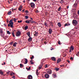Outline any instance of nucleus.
Returning a JSON list of instances; mask_svg holds the SVG:
<instances>
[{
  "instance_id": "63",
  "label": "nucleus",
  "mask_w": 79,
  "mask_h": 79,
  "mask_svg": "<svg viewBox=\"0 0 79 79\" xmlns=\"http://www.w3.org/2000/svg\"><path fill=\"white\" fill-rule=\"evenodd\" d=\"M33 1H34V2H35L37 1V0H33Z\"/></svg>"
},
{
  "instance_id": "11",
  "label": "nucleus",
  "mask_w": 79,
  "mask_h": 79,
  "mask_svg": "<svg viewBox=\"0 0 79 79\" xmlns=\"http://www.w3.org/2000/svg\"><path fill=\"white\" fill-rule=\"evenodd\" d=\"M1 35L2 37H3V39L5 38V34L3 33H1Z\"/></svg>"
},
{
  "instance_id": "47",
  "label": "nucleus",
  "mask_w": 79,
  "mask_h": 79,
  "mask_svg": "<svg viewBox=\"0 0 79 79\" xmlns=\"http://www.w3.org/2000/svg\"><path fill=\"white\" fill-rule=\"evenodd\" d=\"M0 33L2 34L3 33V30H0Z\"/></svg>"
},
{
  "instance_id": "27",
  "label": "nucleus",
  "mask_w": 79,
  "mask_h": 79,
  "mask_svg": "<svg viewBox=\"0 0 79 79\" xmlns=\"http://www.w3.org/2000/svg\"><path fill=\"white\" fill-rule=\"evenodd\" d=\"M0 73L1 75H3V72H2V70H0Z\"/></svg>"
},
{
  "instance_id": "62",
  "label": "nucleus",
  "mask_w": 79,
  "mask_h": 79,
  "mask_svg": "<svg viewBox=\"0 0 79 79\" xmlns=\"http://www.w3.org/2000/svg\"><path fill=\"white\" fill-rule=\"evenodd\" d=\"M4 25L5 26V27H6V24H4Z\"/></svg>"
},
{
  "instance_id": "10",
  "label": "nucleus",
  "mask_w": 79,
  "mask_h": 79,
  "mask_svg": "<svg viewBox=\"0 0 79 79\" xmlns=\"http://www.w3.org/2000/svg\"><path fill=\"white\" fill-rule=\"evenodd\" d=\"M47 73H48V74H52V70H51V69L48 70Z\"/></svg>"
},
{
  "instance_id": "34",
  "label": "nucleus",
  "mask_w": 79,
  "mask_h": 79,
  "mask_svg": "<svg viewBox=\"0 0 79 79\" xmlns=\"http://www.w3.org/2000/svg\"><path fill=\"white\" fill-rule=\"evenodd\" d=\"M60 3H61V4H62V3H64V0H61L60 1Z\"/></svg>"
},
{
  "instance_id": "16",
  "label": "nucleus",
  "mask_w": 79,
  "mask_h": 79,
  "mask_svg": "<svg viewBox=\"0 0 79 79\" xmlns=\"http://www.w3.org/2000/svg\"><path fill=\"white\" fill-rule=\"evenodd\" d=\"M78 5L75 3V4H74V5H73V7H75V8H77V7Z\"/></svg>"
},
{
  "instance_id": "55",
  "label": "nucleus",
  "mask_w": 79,
  "mask_h": 79,
  "mask_svg": "<svg viewBox=\"0 0 79 79\" xmlns=\"http://www.w3.org/2000/svg\"><path fill=\"white\" fill-rule=\"evenodd\" d=\"M70 60H73V57H70Z\"/></svg>"
},
{
  "instance_id": "31",
  "label": "nucleus",
  "mask_w": 79,
  "mask_h": 79,
  "mask_svg": "<svg viewBox=\"0 0 79 79\" xmlns=\"http://www.w3.org/2000/svg\"><path fill=\"white\" fill-rule=\"evenodd\" d=\"M9 37V35H6V36H5L4 39H6V38H8Z\"/></svg>"
},
{
  "instance_id": "8",
  "label": "nucleus",
  "mask_w": 79,
  "mask_h": 79,
  "mask_svg": "<svg viewBox=\"0 0 79 79\" xmlns=\"http://www.w3.org/2000/svg\"><path fill=\"white\" fill-rule=\"evenodd\" d=\"M22 8H23V6L22 5H21L18 8V10L19 11H21L22 10Z\"/></svg>"
},
{
  "instance_id": "3",
  "label": "nucleus",
  "mask_w": 79,
  "mask_h": 79,
  "mask_svg": "<svg viewBox=\"0 0 79 79\" xmlns=\"http://www.w3.org/2000/svg\"><path fill=\"white\" fill-rule=\"evenodd\" d=\"M21 33L20 31H18L16 33V36L17 37H20V36H21Z\"/></svg>"
},
{
  "instance_id": "20",
  "label": "nucleus",
  "mask_w": 79,
  "mask_h": 79,
  "mask_svg": "<svg viewBox=\"0 0 79 79\" xmlns=\"http://www.w3.org/2000/svg\"><path fill=\"white\" fill-rule=\"evenodd\" d=\"M70 49H71L72 50H74V47L73 46H71L70 47Z\"/></svg>"
},
{
  "instance_id": "39",
  "label": "nucleus",
  "mask_w": 79,
  "mask_h": 79,
  "mask_svg": "<svg viewBox=\"0 0 79 79\" xmlns=\"http://www.w3.org/2000/svg\"><path fill=\"white\" fill-rule=\"evenodd\" d=\"M33 60H31L30 61V63H31V64H34V62H32Z\"/></svg>"
},
{
  "instance_id": "41",
  "label": "nucleus",
  "mask_w": 79,
  "mask_h": 79,
  "mask_svg": "<svg viewBox=\"0 0 79 79\" xmlns=\"http://www.w3.org/2000/svg\"><path fill=\"white\" fill-rule=\"evenodd\" d=\"M20 68H22V67H23V65L22 64H20Z\"/></svg>"
},
{
  "instance_id": "38",
  "label": "nucleus",
  "mask_w": 79,
  "mask_h": 79,
  "mask_svg": "<svg viewBox=\"0 0 79 79\" xmlns=\"http://www.w3.org/2000/svg\"><path fill=\"white\" fill-rule=\"evenodd\" d=\"M30 22H31V23L33 24L34 23V21L31 20H30Z\"/></svg>"
},
{
  "instance_id": "5",
  "label": "nucleus",
  "mask_w": 79,
  "mask_h": 79,
  "mask_svg": "<svg viewBox=\"0 0 79 79\" xmlns=\"http://www.w3.org/2000/svg\"><path fill=\"white\" fill-rule=\"evenodd\" d=\"M30 5H31V8H35V4H34V3L31 2L30 4Z\"/></svg>"
},
{
  "instance_id": "45",
  "label": "nucleus",
  "mask_w": 79,
  "mask_h": 79,
  "mask_svg": "<svg viewBox=\"0 0 79 79\" xmlns=\"http://www.w3.org/2000/svg\"><path fill=\"white\" fill-rule=\"evenodd\" d=\"M18 23H22V20H20V21H18Z\"/></svg>"
},
{
  "instance_id": "61",
  "label": "nucleus",
  "mask_w": 79,
  "mask_h": 79,
  "mask_svg": "<svg viewBox=\"0 0 79 79\" xmlns=\"http://www.w3.org/2000/svg\"><path fill=\"white\" fill-rule=\"evenodd\" d=\"M70 26V24L69 23H68L67 24V26Z\"/></svg>"
},
{
  "instance_id": "12",
  "label": "nucleus",
  "mask_w": 79,
  "mask_h": 79,
  "mask_svg": "<svg viewBox=\"0 0 79 79\" xmlns=\"http://www.w3.org/2000/svg\"><path fill=\"white\" fill-rule=\"evenodd\" d=\"M32 37H29V38L28 39V42H31V41H32Z\"/></svg>"
},
{
  "instance_id": "29",
  "label": "nucleus",
  "mask_w": 79,
  "mask_h": 79,
  "mask_svg": "<svg viewBox=\"0 0 79 79\" xmlns=\"http://www.w3.org/2000/svg\"><path fill=\"white\" fill-rule=\"evenodd\" d=\"M36 75L38 76V75L39 74V72H38V69H37L36 70Z\"/></svg>"
},
{
  "instance_id": "17",
  "label": "nucleus",
  "mask_w": 79,
  "mask_h": 79,
  "mask_svg": "<svg viewBox=\"0 0 79 79\" xmlns=\"http://www.w3.org/2000/svg\"><path fill=\"white\" fill-rule=\"evenodd\" d=\"M25 59V63H24V64H27V59L26 58H24Z\"/></svg>"
},
{
  "instance_id": "15",
  "label": "nucleus",
  "mask_w": 79,
  "mask_h": 79,
  "mask_svg": "<svg viewBox=\"0 0 79 79\" xmlns=\"http://www.w3.org/2000/svg\"><path fill=\"white\" fill-rule=\"evenodd\" d=\"M26 23H27V24H29V23H30L31 22H30V20H27L25 21Z\"/></svg>"
},
{
  "instance_id": "19",
  "label": "nucleus",
  "mask_w": 79,
  "mask_h": 79,
  "mask_svg": "<svg viewBox=\"0 0 79 79\" xmlns=\"http://www.w3.org/2000/svg\"><path fill=\"white\" fill-rule=\"evenodd\" d=\"M42 65H39V70H40V69H42Z\"/></svg>"
},
{
  "instance_id": "1",
  "label": "nucleus",
  "mask_w": 79,
  "mask_h": 79,
  "mask_svg": "<svg viewBox=\"0 0 79 79\" xmlns=\"http://www.w3.org/2000/svg\"><path fill=\"white\" fill-rule=\"evenodd\" d=\"M13 19H12L9 21V24H8V27H10L13 28Z\"/></svg>"
},
{
  "instance_id": "40",
  "label": "nucleus",
  "mask_w": 79,
  "mask_h": 79,
  "mask_svg": "<svg viewBox=\"0 0 79 79\" xmlns=\"http://www.w3.org/2000/svg\"><path fill=\"white\" fill-rule=\"evenodd\" d=\"M7 34H11V33L10 32V31H7Z\"/></svg>"
},
{
  "instance_id": "28",
  "label": "nucleus",
  "mask_w": 79,
  "mask_h": 79,
  "mask_svg": "<svg viewBox=\"0 0 79 79\" xmlns=\"http://www.w3.org/2000/svg\"><path fill=\"white\" fill-rule=\"evenodd\" d=\"M10 76H13V75H15V73H14L13 72H12L10 73Z\"/></svg>"
},
{
  "instance_id": "30",
  "label": "nucleus",
  "mask_w": 79,
  "mask_h": 79,
  "mask_svg": "<svg viewBox=\"0 0 79 79\" xmlns=\"http://www.w3.org/2000/svg\"><path fill=\"white\" fill-rule=\"evenodd\" d=\"M79 1H77V0H76V1L75 2V4H77V5H78V4H79Z\"/></svg>"
},
{
  "instance_id": "57",
  "label": "nucleus",
  "mask_w": 79,
  "mask_h": 79,
  "mask_svg": "<svg viewBox=\"0 0 79 79\" xmlns=\"http://www.w3.org/2000/svg\"><path fill=\"white\" fill-rule=\"evenodd\" d=\"M26 69H27V71L29 70V69H28V68H26Z\"/></svg>"
},
{
  "instance_id": "51",
  "label": "nucleus",
  "mask_w": 79,
  "mask_h": 79,
  "mask_svg": "<svg viewBox=\"0 0 79 79\" xmlns=\"http://www.w3.org/2000/svg\"><path fill=\"white\" fill-rule=\"evenodd\" d=\"M45 68H47V67H48V65H47V64H46L45 65Z\"/></svg>"
},
{
  "instance_id": "13",
  "label": "nucleus",
  "mask_w": 79,
  "mask_h": 79,
  "mask_svg": "<svg viewBox=\"0 0 79 79\" xmlns=\"http://www.w3.org/2000/svg\"><path fill=\"white\" fill-rule=\"evenodd\" d=\"M51 59L52 60H53V61H56V58H55V57H52L51 58Z\"/></svg>"
},
{
  "instance_id": "64",
  "label": "nucleus",
  "mask_w": 79,
  "mask_h": 79,
  "mask_svg": "<svg viewBox=\"0 0 79 79\" xmlns=\"http://www.w3.org/2000/svg\"><path fill=\"white\" fill-rule=\"evenodd\" d=\"M36 13H39V11H38V10H37L36 11Z\"/></svg>"
},
{
  "instance_id": "58",
  "label": "nucleus",
  "mask_w": 79,
  "mask_h": 79,
  "mask_svg": "<svg viewBox=\"0 0 79 79\" xmlns=\"http://www.w3.org/2000/svg\"><path fill=\"white\" fill-rule=\"evenodd\" d=\"M9 21V20H8V19H7V23H8V22Z\"/></svg>"
},
{
  "instance_id": "59",
  "label": "nucleus",
  "mask_w": 79,
  "mask_h": 79,
  "mask_svg": "<svg viewBox=\"0 0 79 79\" xmlns=\"http://www.w3.org/2000/svg\"><path fill=\"white\" fill-rule=\"evenodd\" d=\"M33 23H35V24H36V23H37V22H36L34 21H33Z\"/></svg>"
},
{
  "instance_id": "23",
  "label": "nucleus",
  "mask_w": 79,
  "mask_h": 79,
  "mask_svg": "<svg viewBox=\"0 0 79 79\" xmlns=\"http://www.w3.org/2000/svg\"><path fill=\"white\" fill-rule=\"evenodd\" d=\"M16 45H17V43L16 42L14 43L13 44V47H16Z\"/></svg>"
},
{
  "instance_id": "25",
  "label": "nucleus",
  "mask_w": 79,
  "mask_h": 79,
  "mask_svg": "<svg viewBox=\"0 0 79 79\" xmlns=\"http://www.w3.org/2000/svg\"><path fill=\"white\" fill-rule=\"evenodd\" d=\"M35 33L34 34V36H37V35H38V33L37 32H36V31H35Z\"/></svg>"
},
{
  "instance_id": "52",
  "label": "nucleus",
  "mask_w": 79,
  "mask_h": 79,
  "mask_svg": "<svg viewBox=\"0 0 79 79\" xmlns=\"http://www.w3.org/2000/svg\"><path fill=\"white\" fill-rule=\"evenodd\" d=\"M64 26H68V24L67 23H65V25H64Z\"/></svg>"
},
{
  "instance_id": "43",
  "label": "nucleus",
  "mask_w": 79,
  "mask_h": 79,
  "mask_svg": "<svg viewBox=\"0 0 79 79\" xmlns=\"http://www.w3.org/2000/svg\"><path fill=\"white\" fill-rule=\"evenodd\" d=\"M63 57H65V56H66V54H63Z\"/></svg>"
},
{
  "instance_id": "53",
  "label": "nucleus",
  "mask_w": 79,
  "mask_h": 79,
  "mask_svg": "<svg viewBox=\"0 0 79 79\" xmlns=\"http://www.w3.org/2000/svg\"><path fill=\"white\" fill-rule=\"evenodd\" d=\"M25 13H29V12L27 10H26L25 11Z\"/></svg>"
},
{
  "instance_id": "4",
  "label": "nucleus",
  "mask_w": 79,
  "mask_h": 79,
  "mask_svg": "<svg viewBox=\"0 0 79 79\" xmlns=\"http://www.w3.org/2000/svg\"><path fill=\"white\" fill-rule=\"evenodd\" d=\"M73 18L74 19H75L76 20H78V16L76 14H74L73 15Z\"/></svg>"
},
{
  "instance_id": "18",
  "label": "nucleus",
  "mask_w": 79,
  "mask_h": 79,
  "mask_svg": "<svg viewBox=\"0 0 79 79\" xmlns=\"http://www.w3.org/2000/svg\"><path fill=\"white\" fill-rule=\"evenodd\" d=\"M12 36L13 37H15V34H14V31L13 30L12 31Z\"/></svg>"
},
{
  "instance_id": "42",
  "label": "nucleus",
  "mask_w": 79,
  "mask_h": 79,
  "mask_svg": "<svg viewBox=\"0 0 79 79\" xmlns=\"http://www.w3.org/2000/svg\"><path fill=\"white\" fill-rule=\"evenodd\" d=\"M33 58H34V56H32L31 58V60H32L33 59Z\"/></svg>"
},
{
  "instance_id": "60",
  "label": "nucleus",
  "mask_w": 79,
  "mask_h": 79,
  "mask_svg": "<svg viewBox=\"0 0 79 79\" xmlns=\"http://www.w3.org/2000/svg\"><path fill=\"white\" fill-rule=\"evenodd\" d=\"M9 73H10V71H9V72H7V73L8 74H9Z\"/></svg>"
},
{
  "instance_id": "6",
  "label": "nucleus",
  "mask_w": 79,
  "mask_h": 79,
  "mask_svg": "<svg viewBox=\"0 0 79 79\" xmlns=\"http://www.w3.org/2000/svg\"><path fill=\"white\" fill-rule=\"evenodd\" d=\"M48 32L49 34H52V30L51 28L49 29Z\"/></svg>"
},
{
  "instance_id": "22",
  "label": "nucleus",
  "mask_w": 79,
  "mask_h": 79,
  "mask_svg": "<svg viewBox=\"0 0 79 79\" xmlns=\"http://www.w3.org/2000/svg\"><path fill=\"white\" fill-rule=\"evenodd\" d=\"M58 26L59 27H60L61 26V23H58L57 24Z\"/></svg>"
},
{
  "instance_id": "21",
  "label": "nucleus",
  "mask_w": 79,
  "mask_h": 79,
  "mask_svg": "<svg viewBox=\"0 0 79 79\" xmlns=\"http://www.w3.org/2000/svg\"><path fill=\"white\" fill-rule=\"evenodd\" d=\"M27 35L28 36V37H30V31L28 32L27 33Z\"/></svg>"
},
{
  "instance_id": "50",
  "label": "nucleus",
  "mask_w": 79,
  "mask_h": 79,
  "mask_svg": "<svg viewBox=\"0 0 79 79\" xmlns=\"http://www.w3.org/2000/svg\"><path fill=\"white\" fill-rule=\"evenodd\" d=\"M55 69L56 70V71H58L59 70V68H56V69Z\"/></svg>"
},
{
  "instance_id": "54",
  "label": "nucleus",
  "mask_w": 79,
  "mask_h": 79,
  "mask_svg": "<svg viewBox=\"0 0 79 79\" xmlns=\"http://www.w3.org/2000/svg\"><path fill=\"white\" fill-rule=\"evenodd\" d=\"M58 44H59V45H60L61 44L60 41L58 42Z\"/></svg>"
},
{
  "instance_id": "36",
  "label": "nucleus",
  "mask_w": 79,
  "mask_h": 79,
  "mask_svg": "<svg viewBox=\"0 0 79 79\" xmlns=\"http://www.w3.org/2000/svg\"><path fill=\"white\" fill-rule=\"evenodd\" d=\"M76 55L79 57V52H78L76 53Z\"/></svg>"
},
{
  "instance_id": "35",
  "label": "nucleus",
  "mask_w": 79,
  "mask_h": 79,
  "mask_svg": "<svg viewBox=\"0 0 79 79\" xmlns=\"http://www.w3.org/2000/svg\"><path fill=\"white\" fill-rule=\"evenodd\" d=\"M50 25H51V26H52V27H53V23L52 22H50Z\"/></svg>"
},
{
  "instance_id": "49",
  "label": "nucleus",
  "mask_w": 79,
  "mask_h": 79,
  "mask_svg": "<svg viewBox=\"0 0 79 79\" xmlns=\"http://www.w3.org/2000/svg\"><path fill=\"white\" fill-rule=\"evenodd\" d=\"M25 18L26 19H28V18H29L28 16H25Z\"/></svg>"
},
{
  "instance_id": "7",
  "label": "nucleus",
  "mask_w": 79,
  "mask_h": 79,
  "mask_svg": "<svg viewBox=\"0 0 79 79\" xmlns=\"http://www.w3.org/2000/svg\"><path fill=\"white\" fill-rule=\"evenodd\" d=\"M45 77L46 79H48L49 78V75L48 74H45Z\"/></svg>"
},
{
  "instance_id": "26",
  "label": "nucleus",
  "mask_w": 79,
  "mask_h": 79,
  "mask_svg": "<svg viewBox=\"0 0 79 79\" xmlns=\"http://www.w3.org/2000/svg\"><path fill=\"white\" fill-rule=\"evenodd\" d=\"M7 14L9 15H11V11H9L8 12Z\"/></svg>"
},
{
  "instance_id": "46",
  "label": "nucleus",
  "mask_w": 79,
  "mask_h": 79,
  "mask_svg": "<svg viewBox=\"0 0 79 79\" xmlns=\"http://www.w3.org/2000/svg\"><path fill=\"white\" fill-rule=\"evenodd\" d=\"M14 43V42L12 41V42H10V45H12Z\"/></svg>"
},
{
  "instance_id": "2",
  "label": "nucleus",
  "mask_w": 79,
  "mask_h": 79,
  "mask_svg": "<svg viewBox=\"0 0 79 79\" xmlns=\"http://www.w3.org/2000/svg\"><path fill=\"white\" fill-rule=\"evenodd\" d=\"M78 23L77 21L76 20H73L72 21V24L74 26H76Z\"/></svg>"
},
{
  "instance_id": "24",
  "label": "nucleus",
  "mask_w": 79,
  "mask_h": 79,
  "mask_svg": "<svg viewBox=\"0 0 79 79\" xmlns=\"http://www.w3.org/2000/svg\"><path fill=\"white\" fill-rule=\"evenodd\" d=\"M52 76L54 78H55V77H56V75L55 74H53Z\"/></svg>"
},
{
  "instance_id": "48",
  "label": "nucleus",
  "mask_w": 79,
  "mask_h": 79,
  "mask_svg": "<svg viewBox=\"0 0 79 79\" xmlns=\"http://www.w3.org/2000/svg\"><path fill=\"white\" fill-rule=\"evenodd\" d=\"M12 78H13L14 79H15V78H16V77H15V76H13V77H12Z\"/></svg>"
},
{
  "instance_id": "56",
  "label": "nucleus",
  "mask_w": 79,
  "mask_h": 79,
  "mask_svg": "<svg viewBox=\"0 0 79 79\" xmlns=\"http://www.w3.org/2000/svg\"><path fill=\"white\" fill-rule=\"evenodd\" d=\"M71 50H72L71 49H70V51H69V52H72V51H71Z\"/></svg>"
},
{
  "instance_id": "33",
  "label": "nucleus",
  "mask_w": 79,
  "mask_h": 79,
  "mask_svg": "<svg viewBox=\"0 0 79 79\" xmlns=\"http://www.w3.org/2000/svg\"><path fill=\"white\" fill-rule=\"evenodd\" d=\"M28 29V26H26L25 27V30H27Z\"/></svg>"
},
{
  "instance_id": "9",
  "label": "nucleus",
  "mask_w": 79,
  "mask_h": 79,
  "mask_svg": "<svg viewBox=\"0 0 79 79\" xmlns=\"http://www.w3.org/2000/svg\"><path fill=\"white\" fill-rule=\"evenodd\" d=\"M61 61V59L60 58H58L57 61V63H59Z\"/></svg>"
},
{
  "instance_id": "37",
  "label": "nucleus",
  "mask_w": 79,
  "mask_h": 79,
  "mask_svg": "<svg viewBox=\"0 0 79 79\" xmlns=\"http://www.w3.org/2000/svg\"><path fill=\"white\" fill-rule=\"evenodd\" d=\"M44 26H46L47 27V26H48V25H47V23H44Z\"/></svg>"
},
{
  "instance_id": "14",
  "label": "nucleus",
  "mask_w": 79,
  "mask_h": 79,
  "mask_svg": "<svg viewBox=\"0 0 79 79\" xmlns=\"http://www.w3.org/2000/svg\"><path fill=\"white\" fill-rule=\"evenodd\" d=\"M28 78L29 79H32V76L31 75H29L28 76Z\"/></svg>"
},
{
  "instance_id": "32",
  "label": "nucleus",
  "mask_w": 79,
  "mask_h": 79,
  "mask_svg": "<svg viewBox=\"0 0 79 79\" xmlns=\"http://www.w3.org/2000/svg\"><path fill=\"white\" fill-rule=\"evenodd\" d=\"M61 6H60L58 9V11H60V10H61Z\"/></svg>"
},
{
  "instance_id": "44",
  "label": "nucleus",
  "mask_w": 79,
  "mask_h": 79,
  "mask_svg": "<svg viewBox=\"0 0 79 79\" xmlns=\"http://www.w3.org/2000/svg\"><path fill=\"white\" fill-rule=\"evenodd\" d=\"M17 19H18L14 18V22H16V20H17Z\"/></svg>"
}]
</instances>
